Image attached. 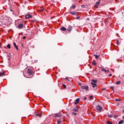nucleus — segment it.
I'll return each mask as SVG.
<instances>
[{
    "instance_id": "6e6552de",
    "label": "nucleus",
    "mask_w": 124,
    "mask_h": 124,
    "mask_svg": "<svg viewBox=\"0 0 124 124\" xmlns=\"http://www.w3.org/2000/svg\"><path fill=\"white\" fill-rule=\"evenodd\" d=\"M99 3H100V1H97L95 4V7H96L99 5Z\"/></svg>"
},
{
    "instance_id": "f704fd0d",
    "label": "nucleus",
    "mask_w": 124,
    "mask_h": 124,
    "mask_svg": "<svg viewBox=\"0 0 124 124\" xmlns=\"http://www.w3.org/2000/svg\"><path fill=\"white\" fill-rule=\"evenodd\" d=\"M119 100H120V99H116L115 100L116 101H119Z\"/></svg>"
},
{
    "instance_id": "37998d69",
    "label": "nucleus",
    "mask_w": 124,
    "mask_h": 124,
    "mask_svg": "<svg viewBox=\"0 0 124 124\" xmlns=\"http://www.w3.org/2000/svg\"><path fill=\"white\" fill-rule=\"evenodd\" d=\"M87 99V97H84V100H86Z\"/></svg>"
},
{
    "instance_id": "4468645a",
    "label": "nucleus",
    "mask_w": 124,
    "mask_h": 124,
    "mask_svg": "<svg viewBox=\"0 0 124 124\" xmlns=\"http://www.w3.org/2000/svg\"><path fill=\"white\" fill-rule=\"evenodd\" d=\"M73 111L74 112H78V108H75L73 109Z\"/></svg>"
},
{
    "instance_id": "473e14b6",
    "label": "nucleus",
    "mask_w": 124,
    "mask_h": 124,
    "mask_svg": "<svg viewBox=\"0 0 124 124\" xmlns=\"http://www.w3.org/2000/svg\"><path fill=\"white\" fill-rule=\"evenodd\" d=\"M114 118L116 119V118H118V115H114Z\"/></svg>"
},
{
    "instance_id": "2f4dec72",
    "label": "nucleus",
    "mask_w": 124,
    "mask_h": 124,
    "mask_svg": "<svg viewBox=\"0 0 124 124\" xmlns=\"http://www.w3.org/2000/svg\"><path fill=\"white\" fill-rule=\"evenodd\" d=\"M36 116H40V114L39 113H37Z\"/></svg>"
},
{
    "instance_id": "6ab92c4d",
    "label": "nucleus",
    "mask_w": 124,
    "mask_h": 124,
    "mask_svg": "<svg viewBox=\"0 0 124 124\" xmlns=\"http://www.w3.org/2000/svg\"><path fill=\"white\" fill-rule=\"evenodd\" d=\"M121 84V81H118L116 83V85H120Z\"/></svg>"
},
{
    "instance_id": "f257e3e1",
    "label": "nucleus",
    "mask_w": 124,
    "mask_h": 124,
    "mask_svg": "<svg viewBox=\"0 0 124 124\" xmlns=\"http://www.w3.org/2000/svg\"><path fill=\"white\" fill-rule=\"evenodd\" d=\"M102 110H103V108L100 105H98L96 107V111H97V112H101Z\"/></svg>"
},
{
    "instance_id": "5701e85b",
    "label": "nucleus",
    "mask_w": 124,
    "mask_h": 124,
    "mask_svg": "<svg viewBox=\"0 0 124 124\" xmlns=\"http://www.w3.org/2000/svg\"><path fill=\"white\" fill-rule=\"evenodd\" d=\"M117 45H120L121 43H120V41H117Z\"/></svg>"
},
{
    "instance_id": "a878e982",
    "label": "nucleus",
    "mask_w": 124,
    "mask_h": 124,
    "mask_svg": "<svg viewBox=\"0 0 124 124\" xmlns=\"http://www.w3.org/2000/svg\"><path fill=\"white\" fill-rule=\"evenodd\" d=\"M93 96L92 95L89 97V98H90V99H93Z\"/></svg>"
},
{
    "instance_id": "ea45409f",
    "label": "nucleus",
    "mask_w": 124,
    "mask_h": 124,
    "mask_svg": "<svg viewBox=\"0 0 124 124\" xmlns=\"http://www.w3.org/2000/svg\"><path fill=\"white\" fill-rule=\"evenodd\" d=\"M63 85L64 86V87L65 88V89L66 88V86H65V85L64 84H63Z\"/></svg>"
},
{
    "instance_id": "9b49d317",
    "label": "nucleus",
    "mask_w": 124,
    "mask_h": 124,
    "mask_svg": "<svg viewBox=\"0 0 124 124\" xmlns=\"http://www.w3.org/2000/svg\"><path fill=\"white\" fill-rule=\"evenodd\" d=\"M5 74V72H0V77H2V76H4V74Z\"/></svg>"
},
{
    "instance_id": "7ed1b4c3",
    "label": "nucleus",
    "mask_w": 124,
    "mask_h": 124,
    "mask_svg": "<svg viewBox=\"0 0 124 124\" xmlns=\"http://www.w3.org/2000/svg\"><path fill=\"white\" fill-rule=\"evenodd\" d=\"M54 118H56V119H58V118H61L62 117V114L61 113H55L54 114Z\"/></svg>"
},
{
    "instance_id": "0eeeda50",
    "label": "nucleus",
    "mask_w": 124,
    "mask_h": 124,
    "mask_svg": "<svg viewBox=\"0 0 124 124\" xmlns=\"http://www.w3.org/2000/svg\"><path fill=\"white\" fill-rule=\"evenodd\" d=\"M79 101H80V98H77L75 102V104L76 105L78 104Z\"/></svg>"
},
{
    "instance_id": "aec40b11",
    "label": "nucleus",
    "mask_w": 124,
    "mask_h": 124,
    "mask_svg": "<svg viewBox=\"0 0 124 124\" xmlns=\"http://www.w3.org/2000/svg\"><path fill=\"white\" fill-rule=\"evenodd\" d=\"M124 124V121H123V120H121V121H120V122L118 123V124Z\"/></svg>"
},
{
    "instance_id": "c03bdc74",
    "label": "nucleus",
    "mask_w": 124,
    "mask_h": 124,
    "mask_svg": "<svg viewBox=\"0 0 124 124\" xmlns=\"http://www.w3.org/2000/svg\"><path fill=\"white\" fill-rule=\"evenodd\" d=\"M11 47H8V48L9 49H10Z\"/></svg>"
},
{
    "instance_id": "f3484780",
    "label": "nucleus",
    "mask_w": 124,
    "mask_h": 124,
    "mask_svg": "<svg viewBox=\"0 0 124 124\" xmlns=\"http://www.w3.org/2000/svg\"><path fill=\"white\" fill-rule=\"evenodd\" d=\"M94 56L95 57V59H98L99 58V55L94 54Z\"/></svg>"
},
{
    "instance_id": "c85d7f7f",
    "label": "nucleus",
    "mask_w": 124,
    "mask_h": 124,
    "mask_svg": "<svg viewBox=\"0 0 124 124\" xmlns=\"http://www.w3.org/2000/svg\"><path fill=\"white\" fill-rule=\"evenodd\" d=\"M73 115H74L75 116H76L77 115V113H76V112H73Z\"/></svg>"
},
{
    "instance_id": "39448f33",
    "label": "nucleus",
    "mask_w": 124,
    "mask_h": 124,
    "mask_svg": "<svg viewBox=\"0 0 124 124\" xmlns=\"http://www.w3.org/2000/svg\"><path fill=\"white\" fill-rule=\"evenodd\" d=\"M67 31H68V32H71L72 31V27L71 26H69L67 29Z\"/></svg>"
},
{
    "instance_id": "ddd939ff",
    "label": "nucleus",
    "mask_w": 124,
    "mask_h": 124,
    "mask_svg": "<svg viewBox=\"0 0 124 124\" xmlns=\"http://www.w3.org/2000/svg\"><path fill=\"white\" fill-rule=\"evenodd\" d=\"M92 83H93V84H96V83H97V80H94V79H93L92 80Z\"/></svg>"
},
{
    "instance_id": "20e7f679",
    "label": "nucleus",
    "mask_w": 124,
    "mask_h": 124,
    "mask_svg": "<svg viewBox=\"0 0 124 124\" xmlns=\"http://www.w3.org/2000/svg\"><path fill=\"white\" fill-rule=\"evenodd\" d=\"M81 88L82 90H85L86 91H89V87L87 85L82 86Z\"/></svg>"
},
{
    "instance_id": "b1692460",
    "label": "nucleus",
    "mask_w": 124,
    "mask_h": 124,
    "mask_svg": "<svg viewBox=\"0 0 124 124\" xmlns=\"http://www.w3.org/2000/svg\"><path fill=\"white\" fill-rule=\"evenodd\" d=\"M81 7H82V8H85V7H86V5H82L81 6Z\"/></svg>"
},
{
    "instance_id": "58836bf2",
    "label": "nucleus",
    "mask_w": 124,
    "mask_h": 124,
    "mask_svg": "<svg viewBox=\"0 0 124 124\" xmlns=\"http://www.w3.org/2000/svg\"><path fill=\"white\" fill-rule=\"evenodd\" d=\"M112 74H109V77H111V76H112Z\"/></svg>"
},
{
    "instance_id": "7c9ffc66",
    "label": "nucleus",
    "mask_w": 124,
    "mask_h": 124,
    "mask_svg": "<svg viewBox=\"0 0 124 124\" xmlns=\"http://www.w3.org/2000/svg\"><path fill=\"white\" fill-rule=\"evenodd\" d=\"M76 19H77V20H78V19H80V16L77 17Z\"/></svg>"
},
{
    "instance_id": "4c0bfd02",
    "label": "nucleus",
    "mask_w": 124,
    "mask_h": 124,
    "mask_svg": "<svg viewBox=\"0 0 124 124\" xmlns=\"http://www.w3.org/2000/svg\"><path fill=\"white\" fill-rule=\"evenodd\" d=\"M109 70H108L107 71H106V72H107L108 73H109Z\"/></svg>"
},
{
    "instance_id": "dca6fc26",
    "label": "nucleus",
    "mask_w": 124,
    "mask_h": 124,
    "mask_svg": "<svg viewBox=\"0 0 124 124\" xmlns=\"http://www.w3.org/2000/svg\"><path fill=\"white\" fill-rule=\"evenodd\" d=\"M92 85H93V88H95V87H96V84H94V83H91Z\"/></svg>"
},
{
    "instance_id": "9d476101",
    "label": "nucleus",
    "mask_w": 124,
    "mask_h": 124,
    "mask_svg": "<svg viewBox=\"0 0 124 124\" xmlns=\"http://www.w3.org/2000/svg\"><path fill=\"white\" fill-rule=\"evenodd\" d=\"M25 18H26V19H29V18H31V15H27L25 16Z\"/></svg>"
},
{
    "instance_id": "a19ab883",
    "label": "nucleus",
    "mask_w": 124,
    "mask_h": 124,
    "mask_svg": "<svg viewBox=\"0 0 124 124\" xmlns=\"http://www.w3.org/2000/svg\"><path fill=\"white\" fill-rule=\"evenodd\" d=\"M111 117H112V115H108L109 118H111Z\"/></svg>"
},
{
    "instance_id": "c756f323",
    "label": "nucleus",
    "mask_w": 124,
    "mask_h": 124,
    "mask_svg": "<svg viewBox=\"0 0 124 124\" xmlns=\"http://www.w3.org/2000/svg\"><path fill=\"white\" fill-rule=\"evenodd\" d=\"M11 45L10 44H8L7 46V47H11Z\"/></svg>"
},
{
    "instance_id": "c9c22d12",
    "label": "nucleus",
    "mask_w": 124,
    "mask_h": 124,
    "mask_svg": "<svg viewBox=\"0 0 124 124\" xmlns=\"http://www.w3.org/2000/svg\"><path fill=\"white\" fill-rule=\"evenodd\" d=\"M23 39H26V36L23 37Z\"/></svg>"
},
{
    "instance_id": "393cba45",
    "label": "nucleus",
    "mask_w": 124,
    "mask_h": 124,
    "mask_svg": "<svg viewBox=\"0 0 124 124\" xmlns=\"http://www.w3.org/2000/svg\"><path fill=\"white\" fill-rule=\"evenodd\" d=\"M92 64H93V65H96V63H95V62H93Z\"/></svg>"
},
{
    "instance_id": "a211bd4d",
    "label": "nucleus",
    "mask_w": 124,
    "mask_h": 124,
    "mask_svg": "<svg viewBox=\"0 0 124 124\" xmlns=\"http://www.w3.org/2000/svg\"><path fill=\"white\" fill-rule=\"evenodd\" d=\"M61 123H62V121H61V119H60V120L58 121L57 124H60Z\"/></svg>"
},
{
    "instance_id": "f03ea898",
    "label": "nucleus",
    "mask_w": 124,
    "mask_h": 124,
    "mask_svg": "<svg viewBox=\"0 0 124 124\" xmlns=\"http://www.w3.org/2000/svg\"><path fill=\"white\" fill-rule=\"evenodd\" d=\"M27 73L29 74V75H33V72L31 69H27Z\"/></svg>"
},
{
    "instance_id": "4be33fe9",
    "label": "nucleus",
    "mask_w": 124,
    "mask_h": 124,
    "mask_svg": "<svg viewBox=\"0 0 124 124\" xmlns=\"http://www.w3.org/2000/svg\"><path fill=\"white\" fill-rule=\"evenodd\" d=\"M107 124H113L112 123V122H110V121H107Z\"/></svg>"
},
{
    "instance_id": "cd10ccee",
    "label": "nucleus",
    "mask_w": 124,
    "mask_h": 124,
    "mask_svg": "<svg viewBox=\"0 0 124 124\" xmlns=\"http://www.w3.org/2000/svg\"><path fill=\"white\" fill-rule=\"evenodd\" d=\"M13 44H14V46L15 47H17V46H16V43H14Z\"/></svg>"
},
{
    "instance_id": "2eb2a0df",
    "label": "nucleus",
    "mask_w": 124,
    "mask_h": 124,
    "mask_svg": "<svg viewBox=\"0 0 124 124\" xmlns=\"http://www.w3.org/2000/svg\"><path fill=\"white\" fill-rule=\"evenodd\" d=\"M102 71L105 72L106 73V70L104 69V68L101 67Z\"/></svg>"
},
{
    "instance_id": "72a5a7b5",
    "label": "nucleus",
    "mask_w": 124,
    "mask_h": 124,
    "mask_svg": "<svg viewBox=\"0 0 124 124\" xmlns=\"http://www.w3.org/2000/svg\"><path fill=\"white\" fill-rule=\"evenodd\" d=\"M110 89H112V90H114V87H111Z\"/></svg>"
},
{
    "instance_id": "e433bc0d",
    "label": "nucleus",
    "mask_w": 124,
    "mask_h": 124,
    "mask_svg": "<svg viewBox=\"0 0 124 124\" xmlns=\"http://www.w3.org/2000/svg\"><path fill=\"white\" fill-rule=\"evenodd\" d=\"M16 50H19V49L18 48V47H16Z\"/></svg>"
},
{
    "instance_id": "79ce46f5",
    "label": "nucleus",
    "mask_w": 124,
    "mask_h": 124,
    "mask_svg": "<svg viewBox=\"0 0 124 124\" xmlns=\"http://www.w3.org/2000/svg\"><path fill=\"white\" fill-rule=\"evenodd\" d=\"M78 85H79V86H81L82 84H81V83H78Z\"/></svg>"
},
{
    "instance_id": "f8f14e48",
    "label": "nucleus",
    "mask_w": 124,
    "mask_h": 124,
    "mask_svg": "<svg viewBox=\"0 0 124 124\" xmlns=\"http://www.w3.org/2000/svg\"><path fill=\"white\" fill-rule=\"evenodd\" d=\"M18 29H22V28L24 27V25H23L22 24H20L18 25Z\"/></svg>"
},
{
    "instance_id": "423d86ee",
    "label": "nucleus",
    "mask_w": 124,
    "mask_h": 124,
    "mask_svg": "<svg viewBox=\"0 0 124 124\" xmlns=\"http://www.w3.org/2000/svg\"><path fill=\"white\" fill-rule=\"evenodd\" d=\"M70 14H71V15H76L78 13L73 11V12H70Z\"/></svg>"
},
{
    "instance_id": "1a4fd4ad",
    "label": "nucleus",
    "mask_w": 124,
    "mask_h": 124,
    "mask_svg": "<svg viewBox=\"0 0 124 124\" xmlns=\"http://www.w3.org/2000/svg\"><path fill=\"white\" fill-rule=\"evenodd\" d=\"M61 31H66V28L65 27H62L60 29Z\"/></svg>"
},
{
    "instance_id": "412c9836",
    "label": "nucleus",
    "mask_w": 124,
    "mask_h": 124,
    "mask_svg": "<svg viewBox=\"0 0 124 124\" xmlns=\"http://www.w3.org/2000/svg\"><path fill=\"white\" fill-rule=\"evenodd\" d=\"M72 8L73 9H75V8H76V5H73L72 6Z\"/></svg>"
},
{
    "instance_id": "bb28decb",
    "label": "nucleus",
    "mask_w": 124,
    "mask_h": 124,
    "mask_svg": "<svg viewBox=\"0 0 124 124\" xmlns=\"http://www.w3.org/2000/svg\"><path fill=\"white\" fill-rule=\"evenodd\" d=\"M44 9H42L39 10L40 12H42V11H44Z\"/></svg>"
}]
</instances>
